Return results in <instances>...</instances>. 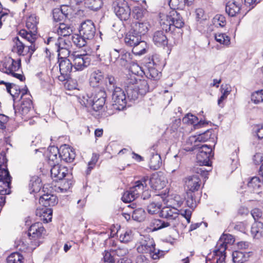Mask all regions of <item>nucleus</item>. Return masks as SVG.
Here are the masks:
<instances>
[{"mask_svg":"<svg viewBox=\"0 0 263 263\" xmlns=\"http://www.w3.org/2000/svg\"><path fill=\"white\" fill-rule=\"evenodd\" d=\"M96 33V28L93 23L90 20L83 22L79 29V34H75L71 40L75 45L82 47L86 45L88 41L92 40Z\"/></svg>","mask_w":263,"mask_h":263,"instance_id":"nucleus-1","label":"nucleus"},{"mask_svg":"<svg viewBox=\"0 0 263 263\" xmlns=\"http://www.w3.org/2000/svg\"><path fill=\"white\" fill-rule=\"evenodd\" d=\"M129 73L124 82V87L126 93L127 99L129 101L137 100L139 96V92L136 89L135 82L137 81V75L142 72L141 68L136 64H133L130 69Z\"/></svg>","mask_w":263,"mask_h":263,"instance_id":"nucleus-2","label":"nucleus"},{"mask_svg":"<svg viewBox=\"0 0 263 263\" xmlns=\"http://www.w3.org/2000/svg\"><path fill=\"white\" fill-rule=\"evenodd\" d=\"M160 24L163 30L165 31H174L175 28L180 29L184 25V22L180 14L172 10L167 14L161 13Z\"/></svg>","mask_w":263,"mask_h":263,"instance_id":"nucleus-3","label":"nucleus"},{"mask_svg":"<svg viewBox=\"0 0 263 263\" xmlns=\"http://www.w3.org/2000/svg\"><path fill=\"white\" fill-rule=\"evenodd\" d=\"M73 67L71 62L67 58L59 59L58 65H54L51 72L52 77L58 78L59 81L63 82L69 78Z\"/></svg>","mask_w":263,"mask_h":263,"instance_id":"nucleus-4","label":"nucleus"},{"mask_svg":"<svg viewBox=\"0 0 263 263\" xmlns=\"http://www.w3.org/2000/svg\"><path fill=\"white\" fill-rule=\"evenodd\" d=\"M137 251L140 253H149L153 259H158L160 257V250L155 249L154 239L148 236L144 237L137 248Z\"/></svg>","mask_w":263,"mask_h":263,"instance_id":"nucleus-5","label":"nucleus"},{"mask_svg":"<svg viewBox=\"0 0 263 263\" xmlns=\"http://www.w3.org/2000/svg\"><path fill=\"white\" fill-rule=\"evenodd\" d=\"M179 212L177 209L167 204L166 206L162 208L160 216L166 219L171 225V228H174L177 227L180 223Z\"/></svg>","mask_w":263,"mask_h":263,"instance_id":"nucleus-6","label":"nucleus"},{"mask_svg":"<svg viewBox=\"0 0 263 263\" xmlns=\"http://www.w3.org/2000/svg\"><path fill=\"white\" fill-rule=\"evenodd\" d=\"M160 61L157 55H153L151 59L146 63V69L143 71L141 69L142 72L139 75L144 73L149 79L154 80H159L161 77V73L157 69L160 65Z\"/></svg>","mask_w":263,"mask_h":263,"instance_id":"nucleus-7","label":"nucleus"},{"mask_svg":"<svg viewBox=\"0 0 263 263\" xmlns=\"http://www.w3.org/2000/svg\"><path fill=\"white\" fill-rule=\"evenodd\" d=\"M5 69L4 71L6 73L11 74L13 77L23 81L25 80L24 76L20 73H15L21 67V60H14L11 58L6 59L3 64Z\"/></svg>","mask_w":263,"mask_h":263,"instance_id":"nucleus-8","label":"nucleus"},{"mask_svg":"<svg viewBox=\"0 0 263 263\" xmlns=\"http://www.w3.org/2000/svg\"><path fill=\"white\" fill-rule=\"evenodd\" d=\"M112 7L116 15L121 20H127L130 15V9L125 0H116L113 2Z\"/></svg>","mask_w":263,"mask_h":263,"instance_id":"nucleus-9","label":"nucleus"},{"mask_svg":"<svg viewBox=\"0 0 263 263\" xmlns=\"http://www.w3.org/2000/svg\"><path fill=\"white\" fill-rule=\"evenodd\" d=\"M73 61V66L76 70L81 71L88 66L91 62L90 55L74 52L70 55Z\"/></svg>","mask_w":263,"mask_h":263,"instance_id":"nucleus-10","label":"nucleus"},{"mask_svg":"<svg viewBox=\"0 0 263 263\" xmlns=\"http://www.w3.org/2000/svg\"><path fill=\"white\" fill-rule=\"evenodd\" d=\"M197 148L198 149L197 160L199 164L203 166H210L211 164L210 158L213 156L212 147L208 145L203 144Z\"/></svg>","mask_w":263,"mask_h":263,"instance_id":"nucleus-11","label":"nucleus"},{"mask_svg":"<svg viewBox=\"0 0 263 263\" xmlns=\"http://www.w3.org/2000/svg\"><path fill=\"white\" fill-rule=\"evenodd\" d=\"M112 100L114 108L119 110H123L125 108L127 101L124 91L119 87H116L114 88Z\"/></svg>","mask_w":263,"mask_h":263,"instance_id":"nucleus-12","label":"nucleus"},{"mask_svg":"<svg viewBox=\"0 0 263 263\" xmlns=\"http://www.w3.org/2000/svg\"><path fill=\"white\" fill-rule=\"evenodd\" d=\"M106 100H94L90 98L88 95H84L80 98V102L86 107H91L95 111H100L104 108Z\"/></svg>","mask_w":263,"mask_h":263,"instance_id":"nucleus-13","label":"nucleus"},{"mask_svg":"<svg viewBox=\"0 0 263 263\" xmlns=\"http://www.w3.org/2000/svg\"><path fill=\"white\" fill-rule=\"evenodd\" d=\"M14 42L15 44L13 48V51L20 55H24L29 53L30 56H31L36 49L34 44L25 46L18 37H15Z\"/></svg>","mask_w":263,"mask_h":263,"instance_id":"nucleus-14","label":"nucleus"},{"mask_svg":"<svg viewBox=\"0 0 263 263\" xmlns=\"http://www.w3.org/2000/svg\"><path fill=\"white\" fill-rule=\"evenodd\" d=\"M148 180L151 187L155 190L163 189L167 183L165 176L160 172L153 174Z\"/></svg>","mask_w":263,"mask_h":263,"instance_id":"nucleus-15","label":"nucleus"},{"mask_svg":"<svg viewBox=\"0 0 263 263\" xmlns=\"http://www.w3.org/2000/svg\"><path fill=\"white\" fill-rule=\"evenodd\" d=\"M182 122L187 125H192L193 129H198L200 128L206 127L209 122L200 120L197 116L191 113L186 114L182 118Z\"/></svg>","mask_w":263,"mask_h":263,"instance_id":"nucleus-16","label":"nucleus"},{"mask_svg":"<svg viewBox=\"0 0 263 263\" xmlns=\"http://www.w3.org/2000/svg\"><path fill=\"white\" fill-rule=\"evenodd\" d=\"M45 232L43 224L41 222H36L32 224L29 230L28 236L30 240L34 241H39L37 239L40 238Z\"/></svg>","mask_w":263,"mask_h":263,"instance_id":"nucleus-17","label":"nucleus"},{"mask_svg":"<svg viewBox=\"0 0 263 263\" xmlns=\"http://www.w3.org/2000/svg\"><path fill=\"white\" fill-rule=\"evenodd\" d=\"M185 185L187 188V192L194 193L198 191L201 185V180L198 175L186 177L184 180Z\"/></svg>","mask_w":263,"mask_h":263,"instance_id":"nucleus-18","label":"nucleus"},{"mask_svg":"<svg viewBox=\"0 0 263 263\" xmlns=\"http://www.w3.org/2000/svg\"><path fill=\"white\" fill-rule=\"evenodd\" d=\"M52 167L50 170L51 176L55 180L58 181L63 179L68 173V169L66 167L51 163Z\"/></svg>","mask_w":263,"mask_h":263,"instance_id":"nucleus-19","label":"nucleus"},{"mask_svg":"<svg viewBox=\"0 0 263 263\" xmlns=\"http://www.w3.org/2000/svg\"><path fill=\"white\" fill-rule=\"evenodd\" d=\"M76 154L72 148L65 144L60 148V155L59 158L66 162L71 163L73 161Z\"/></svg>","mask_w":263,"mask_h":263,"instance_id":"nucleus-20","label":"nucleus"},{"mask_svg":"<svg viewBox=\"0 0 263 263\" xmlns=\"http://www.w3.org/2000/svg\"><path fill=\"white\" fill-rule=\"evenodd\" d=\"M149 28L150 25L147 21H137L132 23L130 29L141 37L142 35H145L147 32Z\"/></svg>","mask_w":263,"mask_h":263,"instance_id":"nucleus-21","label":"nucleus"},{"mask_svg":"<svg viewBox=\"0 0 263 263\" xmlns=\"http://www.w3.org/2000/svg\"><path fill=\"white\" fill-rule=\"evenodd\" d=\"M235 241L234 237L231 234H223L218 241L215 248L219 249V253L226 252L228 244H233Z\"/></svg>","mask_w":263,"mask_h":263,"instance_id":"nucleus-22","label":"nucleus"},{"mask_svg":"<svg viewBox=\"0 0 263 263\" xmlns=\"http://www.w3.org/2000/svg\"><path fill=\"white\" fill-rule=\"evenodd\" d=\"M241 7L240 0L230 1L226 5V11L229 16H234L239 13Z\"/></svg>","mask_w":263,"mask_h":263,"instance_id":"nucleus-23","label":"nucleus"},{"mask_svg":"<svg viewBox=\"0 0 263 263\" xmlns=\"http://www.w3.org/2000/svg\"><path fill=\"white\" fill-rule=\"evenodd\" d=\"M154 44L158 47H165L167 45V38L162 30L155 31L152 36Z\"/></svg>","mask_w":263,"mask_h":263,"instance_id":"nucleus-24","label":"nucleus"},{"mask_svg":"<svg viewBox=\"0 0 263 263\" xmlns=\"http://www.w3.org/2000/svg\"><path fill=\"white\" fill-rule=\"evenodd\" d=\"M148 180V176L143 177L140 180L135 182V185L129 190L135 194L137 198L138 196L143 192L145 188L147 186V181Z\"/></svg>","mask_w":263,"mask_h":263,"instance_id":"nucleus-25","label":"nucleus"},{"mask_svg":"<svg viewBox=\"0 0 263 263\" xmlns=\"http://www.w3.org/2000/svg\"><path fill=\"white\" fill-rule=\"evenodd\" d=\"M39 203L41 205L45 207L54 206L58 203L57 197L50 194H44L40 197Z\"/></svg>","mask_w":263,"mask_h":263,"instance_id":"nucleus-26","label":"nucleus"},{"mask_svg":"<svg viewBox=\"0 0 263 263\" xmlns=\"http://www.w3.org/2000/svg\"><path fill=\"white\" fill-rule=\"evenodd\" d=\"M141 40V37L139 35L136 34L131 29L126 34L124 37L125 43L130 47H134L137 45Z\"/></svg>","mask_w":263,"mask_h":263,"instance_id":"nucleus-27","label":"nucleus"},{"mask_svg":"<svg viewBox=\"0 0 263 263\" xmlns=\"http://www.w3.org/2000/svg\"><path fill=\"white\" fill-rule=\"evenodd\" d=\"M47 44L51 42H54L55 45L57 48H71V43L68 39L66 37H59L56 41L52 37H50L47 40Z\"/></svg>","mask_w":263,"mask_h":263,"instance_id":"nucleus-28","label":"nucleus"},{"mask_svg":"<svg viewBox=\"0 0 263 263\" xmlns=\"http://www.w3.org/2000/svg\"><path fill=\"white\" fill-rule=\"evenodd\" d=\"M52 211L50 208L44 207L38 208L36 211V215L41 217V219L45 223L51 221L52 219Z\"/></svg>","mask_w":263,"mask_h":263,"instance_id":"nucleus-29","label":"nucleus"},{"mask_svg":"<svg viewBox=\"0 0 263 263\" xmlns=\"http://www.w3.org/2000/svg\"><path fill=\"white\" fill-rule=\"evenodd\" d=\"M30 240V243L23 238L19 240L17 246V247H19L18 249L22 251H32L36 247L39 246V241H34L33 240Z\"/></svg>","mask_w":263,"mask_h":263,"instance_id":"nucleus-30","label":"nucleus"},{"mask_svg":"<svg viewBox=\"0 0 263 263\" xmlns=\"http://www.w3.org/2000/svg\"><path fill=\"white\" fill-rule=\"evenodd\" d=\"M221 96L218 99L217 104L220 107L224 106L223 101H225L231 91V87L228 84L221 85L220 87Z\"/></svg>","mask_w":263,"mask_h":263,"instance_id":"nucleus-31","label":"nucleus"},{"mask_svg":"<svg viewBox=\"0 0 263 263\" xmlns=\"http://www.w3.org/2000/svg\"><path fill=\"white\" fill-rule=\"evenodd\" d=\"M60 155V149L57 147L52 146H50L48 148L47 156L50 164L55 163L58 162L59 156Z\"/></svg>","mask_w":263,"mask_h":263,"instance_id":"nucleus-32","label":"nucleus"},{"mask_svg":"<svg viewBox=\"0 0 263 263\" xmlns=\"http://www.w3.org/2000/svg\"><path fill=\"white\" fill-rule=\"evenodd\" d=\"M39 23V18L35 14H31L26 20V26L29 31L32 32H37V25Z\"/></svg>","mask_w":263,"mask_h":263,"instance_id":"nucleus-33","label":"nucleus"},{"mask_svg":"<svg viewBox=\"0 0 263 263\" xmlns=\"http://www.w3.org/2000/svg\"><path fill=\"white\" fill-rule=\"evenodd\" d=\"M162 165V160L160 155L157 153H152L151 155L149 166L153 170H158Z\"/></svg>","mask_w":263,"mask_h":263,"instance_id":"nucleus-34","label":"nucleus"},{"mask_svg":"<svg viewBox=\"0 0 263 263\" xmlns=\"http://www.w3.org/2000/svg\"><path fill=\"white\" fill-rule=\"evenodd\" d=\"M140 75H137V81L135 82L136 89L139 92L140 96H143L148 91L149 86L148 82L145 80H140L139 79Z\"/></svg>","mask_w":263,"mask_h":263,"instance_id":"nucleus-35","label":"nucleus"},{"mask_svg":"<svg viewBox=\"0 0 263 263\" xmlns=\"http://www.w3.org/2000/svg\"><path fill=\"white\" fill-rule=\"evenodd\" d=\"M167 204L177 209V208H180L184 204V198L178 195L168 197L167 200Z\"/></svg>","mask_w":263,"mask_h":263,"instance_id":"nucleus-36","label":"nucleus"},{"mask_svg":"<svg viewBox=\"0 0 263 263\" xmlns=\"http://www.w3.org/2000/svg\"><path fill=\"white\" fill-rule=\"evenodd\" d=\"M263 232V223L261 221H255L253 223L251 233L254 238L258 239L262 236Z\"/></svg>","mask_w":263,"mask_h":263,"instance_id":"nucleus-37","label":"nucleus"},{"mask_svg":"<svg viewBox=\"0 0 263 263\" xmlns=\"http://www.w3.org/2000/svg\"><path fill=\"white\" fill-rule=\"evenodd\" d=\"M120 233L119 239L121 242L127 243L132 241L134 238L133 232L132 230L127 229L125 230H120L117 232Z\"/></svg>","mask_w":263,"mask_h":263,"instance_id":"nucleus-38","label":"nucleus"},{"mask_svg":"<svg viewBox=\"0 0 263 263\" xmlns=\"http://www.w3.org/2000/svg\"><path fill=\"white\" fill-rule=\"evenodd\" d=\"M57 31L59 35L63 36V37H66L67 36H69L72 33V29L70 26L67 24L60 23Z\"/></svg>","mask_w":263,"mask_h":263,"instance_id":"nucleus-39","label":"nucleus"},{"mask_svg":"<svg viewBox=\"0 0 263 263\" xmlns=\"http://www.w3.org/2000/svg\"><path fill=\"white\" fill-rule=\"evenodd\" d=\"M215 40L219 44L228 47L231 44L230 37L224 33H216L214 35Z\"/></svg>","mask_w":263,"mask_h":263,"instance_id":"nucleus-40","label":"nucleus"},{"mask_svg":"<svg viewBox=\"0 0 263 263\" xmlns=\"http://www.w3.org/2000/svg\"><path fill=\"white\" fill-rule=\"evenodd\" d=\"M103 77L100 71L93 72L90 78V84L93 87H96L102 82Z\"/></svg>","mask_w":263,"mask_h":263,"instance_id":"nucleus-41","label":"nucleus"},{"mask_svg":"<svg viewBox=\"0 0 263 263\" xmlns=\"http://www.w3.org/2000/svg\"><path fill=\"white\" fill-rule=\"evenodd\" d=\"M32 102L30 99H28L25 102L23 101L21 106V110L22 115L27 116V118H30V112L32 108Z\"/></svg>","mask_w":263,"mask_h":263,"instance_id":"nucleus-42","label":"nucleus"},{"mask_svg":"<svg viewBox=\"0 0 263 263\" xmlns=\"http://www.w3.org/2000/svg\"><path fill=\"white\" fill-rule=\"evenodd\" d=\"M102 5V0H86L85 1V6L86 7L95 11L99 10Z\"/></svg>","mask_w":263,"mask_h":263,"instance_id":"nucleus-43","label":"nucleus"},{"mask_svg":"<svg viewBox=\"0 0 263 263\" xmlns=\"http://www.w3.org/2000/svg\"><path fill=\"white\" fill-rule=\"evenodd\" d=\"M153 231H156L167 227H171L170 223L166 220L156 219L153 220Z\"/></svg>","mask_w":263,"mask_h":263,"instance_id":"nucleus-44","label":"nucleus"},{"mask_svg":"<svg viewBox=\"0 0 263 263\" xmlns=\"http://www.w3.org/2000/svg\"><path fill=\"white\" fill-rule=\"evenodd\" d=\"M146 47V43L141 40L137 45L133 47L132 51L136 55H141L145 53Z\"/></svg>","mask_w":263,"mask_h":263,"instance_id":"nucleus-45","label":"nucleus"},{"mask_svg":"<svg viewBox=\"0 0 263 263\" xmlns=\"http://www.w3.org/2000/svg\"><path fill=\"white\" fill-rule=\"evenodd\" d=\"M42 184L40 179L34 177L30 180L29 187L31 192H37L41 189Z\"/></svg>","mask_w":263,"mask_h":263,"instance_id":"nucleus-46","label":"nucleus"},{"mask_svg":"<svg viewBox=\"0 0 263 263\" xmlns=\"http://www.w3.org/2000/svg\"><path fill=\"white\" fill-rule=\"evenodd\" d=\"M90 98L94 100H100L103 99L106 100V93L104 89H101L99 88H96L92 93L91 96H89Z\"/></svg>","mask_w":263,"mask_h":263,"instance_id":"nucleus-47","label":"nucleus"},{"mask_svg":"<svg viewBox=\"0 0 263 263\" xmlns=\"http://www.w3.org/2000/svg\"><path fill=\"white\" fill-rule=\"evenodd\" d=\"M145 212L142 208H138L135 210L132 214V218L134 220L141 221L143 220L145 217Z\"/></svg>","mask_w":263,"mask_h":263,"instance_id":"nucleus-48","label":"nucleus"},{"mask_svg":"<svg viewBox=\"0 0 263 263\" xmlns=\"http://www.w3.org/2000/svg\"><path fill=\"white\" fill-rule=\"evenodd\" d=\"M187 199L186 204L191 209L195 208L197 205L198 199L196 198L194 193L186 192Z\"/></svg>","mask_w":263,"mask_h":263,"instance_id":"nucleus-49","label":"nucleus"},{"mask_svg":"<svg viewBox=\"0 0 263 263\" xmlns=\"http://www.w3.org/2000/svg\"><path fill=\"white\" fill-rule=\"evenodd\" d=\"M23 256L18 252L11 253L7 258V263H22Z\"/></svg>","mask_w":263,"mask_h":263,"instance_id":"nucleus-50","label":"nucleus"},{"mask_svg":"<svg viewBox=\"0 0 263 263\" xmlns=\"http://www.w3.org/2000/svg\"><path fill=\"white\" fill-rule=\"evenodd\" d=\"M186 4L185 0H170L169 5L170 7L175 10L177 9H183Z\"/></svg>","mask_w":263,"mask_h":263,"instance_id":"nucleus-51","label":"nucleus"},{"mask_svg":"<svg viewBox=\"0 0 263 263\" xmlns=\"http://www.w3.org/2000/svg\"><path fill=\"white\" fill-rule=\"evenodd\" d=\"M186 143L187 145H190L192 146V147H191L190 148L185 149L186 151H194L196 148H197L198 146H199V145L198 144H197L196 135L190 136L186 139Z\"/></svg>","mask_w":263,"mask_h":263,"instance_id":"nucleus-52","label":"nucleus"},{"mask_svg":"<svg viewBox=\"0 0 263 263\" xmlns=\"http://www.w3.org/2000/svg\"><path fill=\"white\" fill-rule=\"evenodd\" d=\"M132 55L129 52L122 54L118 60L119 64L122 66H125L132 59Z\"/></svg>","mask_w":263,"mask_h":263,"instance_id":"nucleus-53","label":"nucleus"},{"mask_svg":"<svg viewBox=\"0 0 263 263\" xmlns=\"http://www.w3.org/2000/svg\"><path fill=\"white\" fill-rule=\"evenodd\" d=\"M261 184L260 179L258 177H254L248 182V186L249 188L256 190L260 187Z\"/></svg>","mask_w":263,"mask_h":263,"instance_id":"nucleus-54","label":"nucleus"},{"mask_svg":"<svg viewBox=\"0 0 263 263\" xmlns=\"http://www.w3.org/2000/svg\"><path fill=\"white\" fill-rule=\"evenodd\" d=\"M232 258L235 263H242L245 260V256L243 252L235 251L232 253Z\"/></svg>","mask_w":263,"mask_h":263,"instance_id":"nucleus-55","label":"nucleus"},{"mask_svg":"<svg viewBox=\"0 0 263 263\" xmlns=\"http://www.w3.org/2000/svg\"><path fill=\"white\" fill-rule=\"evenodd\" d=\"M251 100L255 104L263 102V90L253 92L251 96Z\"/></svg>","mask_w":263,"mask_h":263,"instance_id":"nucleus-56","label":"nucleus"},{"mask_svg":"<svg viewBox=\"0 0 263 263\" xmlns=\"http://www.w3.org/2000/svg\"><path fill=\"white\" fill-rule=\"evenodd\" d=\"M161 204L158 202H152L147 206V211L149 214H155L159 212Z\"/></svg>","mask_w":263,"mask_h":263,"instance_id":"nucleus-57","label":"nucleus"},{"mask_svg":"<svg viewBox=\"0 0 263 263\" xmlns=\"http://www.w3.org/2000/svg\"><path fill=\"white\" fill-rule=\"evenodd\" d=\"M146 13V10L139 7H135L133 10V15L134 18L137 20L142 18Z\"/></svg>","mask_w":263,"mask_h":263,"instance_id":"nucleus-58","label":"nucleus"},{"mask_svg":"<svg viewBox=\"0 0 263 263\" xmlns=\"http://www.w3.org/2000/svg\"><path fill=\"white\" fill-rule=\"evenodd\" d=\"M136 198L135 194L129 190L124 193L122 197V200L124 202H130Z\"/></svg>","mask_w":263,"mask_h":263,"instance_id":"nucleus-59","label":"nucleus"},{"mask_svg":"<svg viewBox=\"0 0 263 263\" xmlns=\"http://www.w3.org/2000/svg\"><path fill=\"white\" fill-rule=\"evenodd\" d=\"M213 23L215 25L223 27L226 24V20L223 15L217 14L214 17Z\"/></svg>","mask_w":263,"mask_h":263,"instance_id":"nucleus-60","label":"nucleus"},{"mask_svg":"<svg viewBox=\"0 0 263 263\" xmlns=\"http://www.w3.org/2000/svg\"><path fill=\"white\" fill-rule=\"evenodd\" d=\"M53 18L55 22H60L65 18L64 14L59 8H55L53 10Z\"/></svg>","mask_w":263,"mask_h":263,"instance_id":"nucleus-61","label":"nucleus"},{"mask_svg":"<svg viewBox=\"0 0 263 263\" xmlns=\"http://www.w3.org/2000/svg\"><path fill=\"white\" fill-rule=\"evenodd\" d=\"M219 251H220L219 249L215 248V250L214 251V253L216 259V262L225 263L226 252H224L219 253Z\"/></svg>","mask_w":263,"mask_h":263,"instance_id":"nucleus-62","label":"nucleus"},{"mask_svg":"<svg viewBox=\"0 0 263 263\" xmlns=\"http://www.w3.org/2000/svg\"><path fill=\"white\" fill-rule=\"evenodd\" d=\"M196 19L197 21L201 22L207 19V15L202 8H198L195 10Z\"/></svg>","mask_w":263,"mask_h":263,"instance_id":"nucleus-63","label":"nucleus"},{"mask_svg":"<svg viewBox=\"0 0 263 263\" xmlns=\"http://www.w3.org/2000/svg\"><path fill=\"white\" fill-rule=\"evenodd\" d=\"M99 159V156L96 154H93L91 160L88 163V167L86 171L87 174H89L91 170L95 167Z\"/></svg>","mask_w":263,"mask_h":263,"instance_id":"nucleus-64","label":"nucleus"}]
</instances>
